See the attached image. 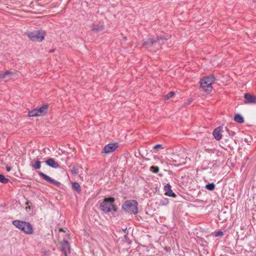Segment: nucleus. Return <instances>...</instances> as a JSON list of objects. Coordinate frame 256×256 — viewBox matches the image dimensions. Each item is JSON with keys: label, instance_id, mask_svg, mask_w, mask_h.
I'll list each match as a JSON object with an SVG mask.
<instances>
[{"label": "nucleus", "instance_id": "obj_18", "mask_svg": "<svg viewBox=\"0 0 256 256\" xmlns=\"http://www.w3.org/2000/svg\"><path fill=\"white\" fill-rule=\"evenodd\" d=\"M72 188L78 192H80L81 191L80 185L78 182H74L72 184Z\"/></svg>", "mask_w": 256, "mask_h": 256}, {"label": "nucleus", "instance_id": "obj_23", "mask_svg": "<svg viewBox=\"0 0 256 256\" xmlns=\"http://www.w3.org/2000/svg\"><path fill=\"white\" fill-rule=\"evenodd\" d=\"M12 72H6L3 74H0V78H5L8 75V74H11Z\"/></svg>", "mask_w": 256, "mask_h": 256}, {"label": "nucleus", "instance_id": "obj_12", "mask_svg": "<svg viewBox=\"0 0 256 256\" xmlns=\"http://www.w3.org/2000/svg\"><path fill=\"white\" fill-rule=\"evenodd\" d=\"M244 98L246 100L247 103L256 104V97L254 96L249 94H245Z\"/></svg>", "mask_w": 256, "mask_h": 256}, {"label": "nucleus", "instance_id": "obj_2", "mask_svg": "<svg viewBox=\"0 0 256 256\" xmlns=\"http://www.w3.org/2000/svg\"><path fill=\"white\" fill-rule=\"evenodd\" d=\"M138 204L136 200H126L122 206V208L125 212L134 214L138 213Z\"/></svg>", "mask_w": 256, "mask_h": 256}, {"label": "nucleus", "instance_id": "obj_26", "mask_svg": "<svg viewBox=\"0 0 256 256\" xmlns=\"http://www.w3.org/2000/svg\"><path fill=\"white\" fill-rule=\"evenodd\" d=\"M71 172L72 173V174H76L78 173V170L74 168H73L71 170Z\"/></svg>", "mask_w": 256, "mask_h": 256}, {"label": "nucleus", "instance_id": "obj_27", "mask_svg": "<svg viewBox=\"0 0 256 256\" xmlns=\"http://www.w3.org/2000/svg\"><path fill=\"white\" fill-rule=\"evenodd\" d=\"M162 148V144H156V145L155 146H154V149H156V148Z\"/></svg>", "mask_w": 256, "mask_h": 256}, {"label": "nucleus", "instance_id": "obj_9", "mask_svg": "<svg viewBox=\"0 0 256 256\" xmlns=\"http://www.w3.org/2000/svg\"><path fill=\"white\" fill-rule=\"evenodd\" d=\"M38 174L40 177L43 178L45 180H46L47 182H48L52 184H55L56 186H58L60 184V182L56 181L54 179H52L49 176L46 175V174H44L43 172H38Z\"/></svg>", "mask_w": 256, "mask_h": 256}, {"label": "nucleus", "instance_id": "obj_3", "mask_svg": "<svg viewBox=\"0 0 256 256\" xmlns=\"http://www.w3.org/2000/svg\"><path fill=\"white\" fill-rule=\"evenodd\" d=\"M215 79L213 76H210L202 78L200 81L201 88L206 92H211L212 89V84L215 81Z\"/></svg>", "mask_w": 256, "mask_h": 256}, {"label": "nucleus", "instance_id": "obj_31", "mask_svg": "<svg viewBox=\"0 0 256 256\" xmlns=\"http://www.w3.org/2000/svg\"><path fill=\"white\" fill-rule=\"evenodd\" d=\"M26 204H27V205L28 204V202H26Z\"/></svg>", "mask_w": 256, "mask_h": 256}, {"label": "nucleus", "instance_id": "obj_16", "mask_svg": "<svg viewBox=\"0 0 256 256\" xmlns=\"http://www.w3.org/2000/svg\"><path fill=\"white\" fill-rule=\"evenodd\" d=\"M31 166L35 170H38L41 166V162L38 160H34L31 164Z\"/></svg>", "mask_w": 256, "mask_h": 256}, {"label": "nucleus", "instance_id": "obj_19", "mask_svg": "<svg viewBox=\"0 0 256 256\" xmlns=\"http://www.w3.org/2000/svg\"><path fill=\"white\" fill-rule=\"evenodd\" d=\"M28 116L30 117L32 116H39L38 110L36 109L32 110L28 112Z\"/></svg>", "mask_w": 256, "mask_h": 256}, {"label": "nucleus", "instance_id": "obj_1", "mask_svg": "<svg viewBox=\"0 0 256 256\" xmlns=\"http://www.w3.org/2000/svg\"><path fill=\"white\" fill-rule=\"evenodd\" d=\"M12 224L26 234H31L34 232L32 224L28 222L14 220L12 222Z\"/></svg>", "mask_w": 256, "mask_h": 256}, {"label": "nucleus", "instance_id": "obj_25", "mask_svg": "<svg viewBox=\"0 0 256 256\" xmlns=\"http://www.w3.org/2000/svg\"><path fill=\"white\" fill-rule=\"evenodd\" d=\"M224 234V233L223 232H221V231H218L217 232L216 234H215V236H223Z\"/></svg>", "mask_w": 256, "mask_h": 256}, {"label": "nucleus", "instance_id": "obj_11", "mask_svg": "<svg viewBox=\"0 0 256 256\" xmlns=\"http://www.w3.org/2000/svg\"><path fill=\"white\" fill-rule=\"evenodd\" d=\"M222 126H218L213 132V136L217 140H220L222 138Z\"/></svg>", "mask_w": 256, "mask_h": 256}, {"label": "nucleus", "instance_id": "obj_28", "mask_svg": "<svg viewBox=\"0 0 256 256\" xmlns=\"http://www.w3.org/2000/svg\"><path fill=\"white\" fill-rule=\"evenodd\" d=\"M6 170L8 172H10L11 170V168L10 167V166H6Z\"/></svg>", "mask_w": 256, "mask_h": 256}, {"label": "nucleus", "instance_id": "obj_15", "mask_svg": "<svg viewBox=\"0 0 256 256\" xmlns=\"http://www.w3.org/2000/svg\"><path fill=\"white\" fill-rule=\"evenodd\" d=\"M36 110H38V116H42L48 110V106L46 105H44L40 107L39 108H36Z\"/></svg>", "mask_w": 256, "mask_h": 256}, {"label": "nucleus", "instance_id": "obj_17", "mask_svg": "<svg viewBox=\"0 0 256 256\" xmlns=\"http://www.w3.org/2000/svg\"><path fill=\"white\" fill-rule=\"evenodd\" d=\"M234 120L235 122L239 123L242 124L244 122V119L243 117L239 114H236L234 117Z\"/></svg>", "mask_w": 256, "mask_h": 256}, {"label": "nucleus", "instance_id": "obj_13", "mask_svg": "<svg viewBox=\"0 0 256 256\" xmlns=\"http://www.w3.org/2000/svg\"><path fill=\"white\" fill-rule=\"evenodd\" d=\"M45 162L48 166L52 168H56L60 167V165L58 164L57 162H55L54 160L52 158H48Z\"/></svg>", "mask_w": 256, "mask_h": 256}, {"label": "nucleus", "instance_id": "obj_22", "mask_svg": "<svg viewBox=\"0 0 256 256\" xmlns=\"http://www.w3.org/2000/svg\"><path fill=\"white\" fill-rule=\"evenodd\" d=\"M150 170L154 174H157L159 172V168L158 166H152L150 168Z\"/></svg>", "mask_w": 256, "mask_h": 256}, {"label": "nucleus", "instance_id": "obj_30", "mask_svg": "<svg viewBox=\"0 0 256 256\" xmlns=\"http://www.w3.org/2000/svg\"><path fill=\"white\" fill-rule=\"evenodd\" d=\"M254 2L256 3V0H254Z\"/></svg>", "mask_w": 256, "mask_h": 256}, {"label": "nucleus", "instance_id": "obj_8", "mask_svg": "<svg viewBox=\"0 0 256 256\" xmlns=\"http://www.w3.org/2000/svg\"><path fill=\"white\" fill-rule=\"evenodd\" d=\"M62 250L63 252V256H68L70 252V246L68 240H64L62 243Z\"/></svg>", "mask_w": 256, "mask_h": 256}, {"label": "nucleus", "instance_id": "obj_14", "mask_svg": "<svg viewBox=\"0 0 256 256\" xmlns=\"http://www.w3.org/2000/svg\"><path fill=\"white\" fill-rule=\"evenodd\" d=\"M165 194L169 196L176 197V195L171 190V186L170 184H166L164 187Z\"/></svg>", "mask_w": 256, "mask_h": 256}, {"label": "nucleus", "instance_id": "obj_4", "mask_svg": "<svg viewBox=\"0 0 256 256\" xmlns=\"http://www.w3.org/2000/svg\"><path fill=\"white\" fill-rule=\"evenodd\" d=\"M114 199L113 198H104L100 204V209L106 212L112 211L116 212V209L114 206Z\"/></svg>", "mask_w": 256, "mask_h": 256}, {"label": "nucleus", "instance_id": "obj_10", "mask_svg": "<svg viewBox=\"0 0 256 256\" xmlns=\"http://www.w3.org/2000/svg\"><path fill=\"white\" fill-rule=\"evenodd\" d=\"M104 28V25L100 22H94L92 26V30L96 32L102 31Z\"/></svg>", "mask_w": 256, "mask_h": 256}, {"label": "nucleus", "instance_id": "obj_24", "mask_svg": "<svg viewBox=\"0 0 256 256\" xmlns=\"http://www.w3.org/2000/svg\"><path fill=\"white\" fill-rule=\"evenodd\" d=\"M174 93L173 92H169L168 94L165 95L164 96V98L168 100V99L170 98H172L174 95Z\"/></svg>", "mask_w": 256, "mask_h": 256}, {"label": "nucleus", "instance_id": "obj_5", "mask_svg": "<svg viewBox=\"0 0 256 256\" xmlns=\"http://www.w3.org/2000/svg\"><path fill=\"white\" fill-rule=\"evenodd\" d=\"M26 36L32 41L41 42L44 38L46 32L42 30H38L28 32L26 33Z\"/></svg>", "mask_w": 256, "mask_h": 256}, {"label": "nucleus", "instance_id": "obj_6", "mask_svg": "<svg viewBox=\"0 0 256 256\" xmlns=\"http://www.w3.org/2000/svg\"><path fill=\"white\" fill-rule=\"evenodd\" d=\"M166 40H167V38L164 36H158L156 40L154 38H150L144 42L142 46L146 48H149L150 46L154 44H156L157 43H158L159 45L163 44Z\"/></svg>", "mask_w": 256, "mask_h": 256}, {"label": "nucleus", "instance_id": "obj_21", "mask_svg": "<svg viewBox=\"0 0 256 256\" xmlns=\"http://www.w3.org/2000/svg\"><path fill=\"white\" fill-rule=\"evenodd\" d=\"M206 188L207 190H212L214 189L215 185L214 183L208 184L206 185Z\"/></svg>", "mask_w": 256, "mask_h": 256}, {"label": "nucleus", "instance_id": "obj_7", "mask_svg": "<svg viewBox=\"0 0 256 256\" xmlns=\"http://www.w3.org/2000/svg\"><path fill=\"white\" fill-rule=\"evenodd\" d=\"M118 148L117 143H110L106 144L103 148L102 152L104 154H110L114 152Z\"/></svg>", "mask_w": 256, "mask_h": 256}, {"label": "nucleus", "instance_id": "obj_20", "mask_svg": "<svg viewBox=\"0 0 256 256\" xmlns=\"http://www.w3.org/2000/svg\"><path fill=\"white\" fill-rule=\"evenodd\" d=\"M9 180L4 177L2 174H0V182L2 184H6L8 182Z\"/></svg>", "mask_w": 256, "mask_h": 256}, {"label": "nucleus", "instance_id": "obj_29", "mask_svg": "<svg viewBox=\"0 0 256 256\" xmlns=\"http://www.w3.org/2000/svg\"><path fill=\"white\" fill-rule=\"evenodd\" d=\"M27 208H29V209H30V206H26V209H27Z\"/></svg>", "mask_w": 256, "mask_h": 256}]
</instances>
